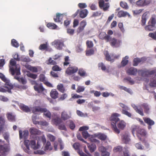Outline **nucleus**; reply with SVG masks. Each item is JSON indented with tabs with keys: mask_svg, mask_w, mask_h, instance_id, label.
Returning <instances> with one entry per match:
<instances>
[{
	"mask_svg": "<svg viewBox=\"0 0 156 156\" xmlns=\"http://www.w3.org/2000/svg\"><path fill=\"white\" fill-rule=\"evenodd\" d=\"M143 119L145 122L148 125V129H150L151 128V126L154 124V122L149 118L144 117Z\"/></svg>",
	"mask_w": 156,
	"mask_h": 156,
	"instance_id": "f3484780",
	"label": "nucleus"
},
{
	"mask_svg": "<svg viewBox=\"0 0 156 156\" xmlns=\"http://www.w3.org/2000/svg\"><path fill=\"white\" fill-rule=\"evenodd\" d=\"M52 148L51 146V143L49 141H47L46 144L44 147V150L45 151L47 150H52Z\"/></svg>",
	"mask_w": 156,
	"mask_h": 156,
	"instance_id": "58836bf2",
	"label": "nucleus"
},
{
	"mask_svg": "<svg viewBox=\"0 0 156 156\" xmlns=\"http://www.w3.org/2000/svg\"><path fill=\"white\" fill-rule=\"evenodd\" d=\"M128 58L129 57L128 56H126L125 57L122 58L121 62V64L122 66H125L128 64Z\"/></svg>",
	"mask_w": 156,
	"mask_h": 156,
	"instance_id": "4c0bfd02",
	"label": "nucleus"
},
{
	"mask_svg": "<svg viewBox=\"0 0 156 156\" xmlns=\"http://www.w3.org/2000/svg\"><path fill=\"white\" fill-rule=\"evenodd\" d=\"M106 2H108V0H105ZM99 5L100 8L103 7V9L105 11L107 10L109 7L108 4L106 3L105 4L104 1L103 0H99Z\"/></svg>",
	"mask_w": 156,
	"mask_h": 156,
	"instance_id": "f8f14e48",
	"label": "nucleus"
},
{
	"mask_svg": "<svg viewBox=\"0 0 156 156\" xmlns=\"http://www.w3.org/2000/svg\"><path fill=\"white\" fill-rule=\"evenodd\" d=\"M99 38L101 39H105L107 42H108L110 39V35H107L105 32H101L99 35Z\"/></svg>",
	"mask_w": 156,
	"mask_h": 156,
	"instance_id": "4be33fe9",
	"label": "nucleus"
},
{
	"mask_svg": "<svg viewBox=\"0 0 156 156\" xmlns=\"http://www.w3.org/2000/svg\"><path fill=\"white\" fill-rule=\"evenodd\" d=\"M149 13V12H147L144 13L142 15L141 20V25L142 26H144L145 25L147 19L148 17V15Z\"/></svg>",
	"mask_w": 156,
	"mask_h": 156,
	"instance_id": "393cba45",
	"label": "nucleus"
},
{
	"mask_svg": "<svg viewBox=\"0 0 156 156\" xmlns=\"http://www.w3.org/2000/svg\"><path fill=\"white\" fill-rule=\"evenodd\" d=\"M55 44L59 50L61 49L64 46L63 41L62 40H58L54 41Z\"/></svg>",
	"mask_w": 156,
	"mask_h": 156,
	"instance_id": "bb28decb",
	"label": "nucleus"
},
{
	"mask_svg": "<svg viewBox=\"0 0 156 156\" xmlns=\"http://www.w3.org/2000/svg\"><path fill=\"white\" fill-rule=\"evenodd\" d=\"M87 48H91L94 46V44L92 41H87L86 42Z\"/></svg>",
	"mask_w": 156,
	"mask_h": 156,
	"instance_id": "680f3d73",
	"label": "nucleus"
},
{
	"mask_svg": "<svg viewBox=\"0 0 156 156\" xmlns=\"http://www.w3.org/2000/svg\"><path fill=\"white\" fill-rule=\"evenodd\" d=\"M96 137L94 136V134L92 135L91 137L89 138V141L91 142L95 143H99L100 141L95 138Z\"/></svg>",
	"mask_w": 156,
	"mask_h": 156,
	"instance_id": "864d4df0",
	"label": "nucleus"
},
{
	"mask_svg": "<svg viewBox=\"0 0 156 156\" xmlns=\"http://www.w3.org/2000/svg\"><path fill=\"white\" fill-rule=\"evenodd\" d=\"M31 110L33 113L36 114L38 112H43V111H44L45 109L41 108L40 106H37L32 107L31 108Z\"/></svg>",
	"mask_w": 156,
	"mask_h": 156,
	"instance_id": "2eb2a0df",
	"label": "nucleus"
},
{
	"mask_svg": "<svg viewBox=\"0 0 156 156\" xmlns=\"http://www.w3.org/2000/svg\"><path fill=\"white\" fill-rule=\"evenodd\" d=\"M25 67L28 70L34 73H37L38 72V69L37 67L32 66L30 65H26Z\"/></svg>",
	"mask_w": 156,
	"mask_h": 156,
	"instance_id": "f704fd0d",
	"label": "nucleus"
},
{
	"mask_svg": "<svg viewBox=\"0 0 156 156\" xmlns=\"http://www.w3.org/2000/svg\"><path fill=\"white\" fill-rule=\"evenodd\" d=\"M90 92L91 94L93 93L94 96L96 97H98L101 95V93L100 91H95L94 90H92L90 91Z\"/></svg>",
	"mask_w": 156,
	"mask_h": 156,
	"instance_id": "5fc2aeb1",
	"label": "nucleus"
},
{
	"mask_svg": "<svg viewBox=\"0 0 156 156\" xmlns=\"http://www.w3.org/2000/svg\"><path fill=\"white\" fill-rule=\"evenodd\" d=\"M82 135L83 137L85 139H87L90 136L89 133L86 131H83L82 132Z\"/></svg>",
	"mask_w": 156,
	"mask_h": 156,
	"instance_id": "774afa93",
	"label": "nucleus"
},
{
	"mask_svg": "<svg viewBox=\"0 0 156 156\" xmlns=\"http://www.w3.org/2000/svg\"><path fill=\"white\" fill-rule=\"evenodd\" d=\"M120 6L122 8L125 9H128V6L126 3L121 2L120 3Z\"/></svg>",
	"mask_w": 156,
	"mask_h": 156,
	"instance_id": "69168bd1",
	"label": "nucleus"
},
{
	"mask_svg": "<svg viewBox=\"0 0 156 156\" xmlns=\"http://www.w3.org/2000/svg\"><path fill=\"white\" fill-rule=\"evenodd\" d=\"M20 61L24 62H28L30 61V58L28 56H21Z\"/></svg>",
	"mask_w": 156,
	"mask_h": 156,
	"instance_id": "37998d69",
	"label": "nucleus"
},
{
	"mask_svg": "<svg viewBox=\"0 0 156 156\" xmlns=\"http://www.w3.org/2000/svg\"><path fill=\"white\" fill-rule=\"evenodd\" d=\"M150 2V0H139L136 2V4L139 6H144L149 4Z\"/></svg>",
	"mask_w": 156,
	"mask_h": 156,
	"instance_id": "4468645a",
	"label": "nucleus"
},
{
	"mask_svg": "<svg viewBox=\"0 0 156 156\" xmlns=\"http://www.w3.org/2000/svg\"><path fill=\"white\" fill-rule=\"evenodd\" d=\"M85 87L83 86H79L77 88L76 92L77 93H80L82 92L84 90Z\"/></svg>",
	"mask_w": 156,
	"mask_h": 156,
	"instance_id": "338daca9",
	"label": "nucleus"
},
{
	"mask_svg": "<svg viewBox=\"0 0 156 156\" xmlns=\"http://www.w3.org/2000/svg\"><path fill=\"white\" fill-rule=\"evenodd\" d=\"M19 137L20 139L22 138L23 137L26 138L27 136L29 134L27 130H24L23 131V135H22L23 132L22 130H19Z\"/></svg>",
	"mask_w": 156,
	"mask_h": 156,
	"instance_id": "72a5a7b5",
	"label": "nucleus"
},
{
	"mask_svg": "<svg viewBox=\"0 0 156 156\" xmlns=\"http://www.w3.org/2000/svg\"><path fill=\"white\" fill-rule=\"evenodd\" d=\"M146 60V58L145 57H142L141 58H135L133 61V65L134 66H137L139 63L143 62Z\"/></svg>",
	"mask_w": 156,
	"mask_h": 156,
	"instance_id": "a211bd4d",
	"label": "nucleus"
},
{
	"mask_svg": "<svg viewBox=\"0 0 156 156\" xmlns=\"http://www.w3.org/2000/svg\"><path fill=\"white\" fill-rule=\"evenodd\" d=\"M133 108L136 112L142 116L144 115L143 110L142 108H143L145 113L149 114L150 112L149 106L146 103H143L138 107L135 106Z\"/></svg>",
	"mask_w": 156,
	"mask_h": 156,
	"instance_id": "20e7f679",
	"label": "nucleus"
},
{
	"mask_svg": "<svg viewBox=\"0 0 156 156\" xmlns=\"http://www.w3.org/2000/svg\"><path fill=\"white\" fill-rule=\"evenodd\" d=\"M127 15H129V13L126 12H125L122 11H119L118 13V16L119 17H124Z\"/></svg>",
	"mask_w": 156,
	"mask_h": 156,
	"instance_id": "a19ab883",
	"label": "nucleus"
},
{
	"mask_svg": "<svg viewBox=\"0 0 156 156\" xmlns=\"http://www.w3.org/2000/svg\"><path fill=\"white\" fill-rule=\"evenodd\" d=\"M8 151V149L7 147L4 145H0V152L3 153L7 152Z\"/></svg>",
	"mask_w": 156,
	"mask_h": 156,
	"instance_id": "49530a36",
	"label": "nucleus"
},
{
	"mask_svg": "<svg viewBox=\"0 0 156 156\" xmlns=\"http://www.w3.org/2000/svg\"><path fill=\"white\" fill-rule=\"evenodd\" d=\"M41 142L40 140H38L37 143V145H36V142L35 140H32L30 141V144L31 147L34 150H37L40 147Z\"/></svg>",
	"mask_w": 156,
	"mask_h": 156,
	"instance_id": "ddd939ff",
	"label": "nucleus"
},
{
	"mask_svg": "<svg viewBox=\"0 0 156 156\" xmlns=\"http://www.w3.org/2000/svg\"><path fill=\"white\" fill-rule=\"evenodd\" d=\"M58 93L55 90H52L50 92V96L53 99H55L58 98Z\"/></svg>",
	"mask_w": 156,
	"mask_h": 156,
	"instance_id": "473e14b6",
	"label": "nucleus"
},
{
	"mask_svg": "<svg viewBox=\"0 0 156 156\" xmlns=\"http://www.w3.org/2000/svg\"><path fill=\"white\" fill-rule=\"evenodd\" d=\"M52 121L53 124L56 126H58L62 122L61 119L59 117H57L52 119Z\"/></svg>",
	"mask_w": 156,
	"mask_h": 156,
	"instance_id": "7c9ffc66",
	"label": "nucleus"
},
{
	"mask_svg": "<svg viewBox=\"0 0 156 156\" xmlns=\"http://www.w3.org/2000/svg\"><path fill=\"white\" fill-rule=\"evenodd\" d=\"M156 18L155 15L152 16L148 23V25L145 27V30L147 31H153L155 30L156 27Z\"/></svg>",
	"mask_w": 156,
	"mask_h": 156,
	"instance_id": "423d86ee",
	"label": "nucleus"
},
{
	"mask_svg": "<svg viewBox=\"0 0 156 156\" xmlns=\"http://www.w3.org/2000/svg\"><path fill=\"white\" fill-rule=\"evenodd\" d=\"M15 59H12L10 60V71L12 75H14L15 73L16 76L20 74V67L19 65H16V62Z\"/></svg>",
	"mask_w": 156,
	"mask_h": 156,
	"instance_id": "f03ea898",
	"label": "nucleus"
},
{
	"mask_svg": "<svg viewBox=\"0 0 156 156\" xmlns=\"http://www.w3.org/2000/svg\"><path fill=\"white\" fill-rule=\"evenodd\" d=\"M94 136L97 137L98 139L102 141L105 140L107 138V136L106 135L102 133L94 134Z\"/></svg>",
	"mask_w": 156,
	"mask_h": 156,
	"instance_id": "a878e982",
	"label": "nucleus"
},
{
	"mask_svg": "<svg viewBox=\"0 0 156 156\" xmlns=\"http://www.w3.org/2000/svg\"><path fill=\"white\" fill-rule=\"evenodd\" d=\"M47 26L48 28L51 29H55L57 27V26L53 23H48L47 25Z\"/></svg>",
	"mask_w": 156,
	"mask_h": 156,
	"instance_id": "de8ad7c7",
	"label": "nucleus"
},
{
	"mask_svg": "<svg viewBox=\"0 0 156 156\" xmlns=\"http://www.w3.org/2000/svg\"><path fill=\"white\" fill-rule=\"evenodd\" d=\"M39 80L40 81L43 82V83L47 86L50 87H53V86L52 84L48 81L47 79H46L44 74H41L40 75Z\"/></svg>",
	"mask_w": 156,
	"mask_h": 156,
	"instance_id": "9b49d317",
	"label": "nucleus"
},
{
	"mask_svg": "<svg viewBox=\"0 0 156 156\" xmlns=\"http://www.w3.org/2000/svg\"><path fill=\"white\" fill-rule=\"evenodd\" d=\"M48 62L47 63V64L48 65H55L57 64V62L55 61L52 60V58L50 57L48 59Z\"/></svg>",
	"mask_w": 156,
	"mask_h": 156,
	"instance_id": "3c124183",
	"label": "nucleus"
},
{
	"mask_svg": "<svg viewBox=\"0 0 156 156\" xmlns=\"http://www.w3.org/2000/svg\"><path fill=\"white\" fill-rule=\"evenodd\" d=\"M138 72L136 69L133 67L129 68L126 71L127 73L129 75H135Z\"/></svg>",
	"mask_w": 156,
	"mask_h": 156,
	"instance_id": "aec40b11",
	"label": "nucleus"
},
{
	"mask_svg": "<svg viewBox=\"0 0 156 156\" xmlns=\"http://www.w3.org/2000/svg\"><path fill=\"white\" fill-rule=\"evenodd\" d=\"M130 140V139L128 135H125L122 136V141L125 144L128 143Z\"/></svg>",
	"mask_w": 156,
	"mask_h": 156,
	"instance_id": "79ce46f5",
	"label": "nucleus"
},
{
	"mask_svg": "<svg viewBox=\"0 0 156 156\" xmlns=\"http://www.w3.org/2000/svg\"><path fill=\"white\" fill-rule=\"evenodd\" d=\"M156 18L155 15L152 16L148 23V25L145 27V30L147 31H153L155 30L156 27Z\"/></svg>",
	"mask_w": 156,
	"mask_h": 156,
	"instance_id": "39448f33",
	"label": "nucleus"
},
{
	"mask_svg": "<svg viewBox=\"0 0 156 156\" xmlns=\"http://www.w3.org/2000/svg\"><path fill=\"white\" fill-rule=\"evenodd\" d=\"M87 23L85 21L83 20L80 23V26L78 27L79 32H82L84 30V29Z\"/></svg>",
	"mask_w": 156,
	"mask_h": 156,
	"instance_id": "2f4dec72",
	"label": "nucleus"
},
{
	"mask_svg": "<svg viewBox=\"0 0 156 156\" xmlns=\"http://www.w3.org/2000/svg\"><path fill=\"white\" fill-rule=\"evenodd\" d=\"M5 120L4 116L0 115V126H3L5 123Z\"/></svg>",
	"mask_w": 156,
	"mask_h": 156,
	"instance_id": "0e129e2a",
	"label": "nucleus"
},
{
	"mask_svg": "<svg viewBox=\"0 0 156 156\" xmlns=\"http://www.w3.org/2000/svg\"><path fill=\"white\" fill-rule=\"evenodd\" d=\"M117 126L119 129L122 130L125 127L126 123L124 121L122 120L118 123Z\"/></svg>",
	"mask_w": 156,
	"mask_h": 156,
	"instance_id": "e433bc0d",
	"label": "nucleus"
},
{
	"mask_svg": "<svg viewBox=\"0 0 156 156\" xmlns=\"http://www.w3.org/2000/svg\"><path fill=\"white\" fill-rule=\"evenodd\" d=\"M69 127L71 129L73 130L76 127L75 123L72 120H69Z\"/></svg>",
	"mask_w": 156,
	"mask_h": 156,
	"instance_id": "603ef678",
	"label": "nucleus"
},
{
	"mask_svg": "<svg viewBox=\"0 0 156 156\" xmlns=\"http://www.w3.org/2000/svg\"><path fill=\"white\" fill-rule=\"evenodd\" d=\"M44 109H45V110H44V111H43V112H44V114L45 115V116L47 117L50 118L51 116V114L50 112L47 111V109L46 108H43Z\"/></svg>",
	"mask_w": 156,
	"mask_h": 156,
	"instance_id": "6e6d98bb",
	"label": "nucleus"
},
{
	"mask_svg": "<svg viewBox=\"0 0 156 156\" xmlns=\"http://www.w3.org/2000/svg\"><path fill=\"white\" fill-rule=\"evenodd\" d=\"M78 68L76 66H72L69 65L66 71V73L69 75H71L76 73L78 70Z\"/></svg>",
	"mask_w": 156,
	"mask_h": 156,
	"instance_id": "9d476101",
	"label": "nucleus"
},
{
	"mask_svg": "<svg viewBox=\"0 0 156 156\" xmlns=\"http://www.w3.org/2000/svg\"><path fill=\"white\" fill-rule=\"evenodd\" d=\"M155 71H149L147 70H139L138 71V74L142 77H148L151 75L154 74Z\"/></svg>",
	"mask_w": 156,
	"mask_h": 156,
	"instance_id": "6e6552de",
	"label": "nucleus"
},
{
	"mask_svg": "<svg viewBox=\"0 0 156 156\" xmlns=\"http://www.w3.org/2000/svg\"><path fill=\"white\" fill-rule=\"evenodd\" d=\"M6 116L9 121L12 122L16 121V115L13 113L11 112H8L7 113Z\"/></svg>",
	"mask_w": 156,
	"mask_h": 156,
	"instance_id": "6ab92c4d",
	"label": "nucleus"
},
{
	"mask_svg": "<svg viewBox=\"0 0 156 156\" xmlns=\"http://www.w3.org/2000/svg\"><path fill=\"white\" fill-rule=\"evenodd\" d=\"M21 110L26 112H29L31 111L30 108L28 106L23 104H21L19 106Z\"/></svg>",
	"mask_w": 156,
	"mask_h": 156,
	"instance_id": "cd10ccee",
	"label": "nucleus"
},
{
	"mask_svg": "<svg viewBox=\"0 0 156 156\" xmlns=\"http://www.w3.org/2000/svg\"><path fill=\"white\" fill-rule=\"evenodd\" d=\"M57 89L62 93H64L65 91V89L63 84L61 83H60L57 85Z\"/></svg>",
	"mask_w": 156,
	"mask_h": 156,
	"instance_id": "ea45409f",
	"label": "nucleus"
},
{
	"mask_svg": "<svg viewBox=\"0 0 156 156\" xmlns=\"http://www.w3.org/2000/svg\"><path fill=\"white\" fill-rule=\"evenodd\" d=\"M0 78L2 81L5 83V87L8 88V92L11 93V90L13 87L12 84L5 77L4 74L1 73H0Z\"/></svg>",
	"mask_w": 156,
	"mask_h": 156,
	"instance_id": "0eeeda50",
	"label": "nucleus"
},
{
	"mask_svg": "<svg viewBox=\"0 0 156 156\" xmlns=\"http://www.w3.org/2000/svg\"><path fill=\"white\" fill-rule=\"evenodd\" d=\"M71 118L70 114H68L67 112L64 111L62 112L61 114V118L63 120H67Z\"/></svg>",
	"mask_w": 156,
	"mask_h": 156,
	"instance_id": "5701e85b",
	"label": "nucleus"
},
{
	"mask_svg": "<svg viewBox=\"0 0 156 156\" xmlns=\"http://www.w3.org/2000/svg\"><path fill=\"white\" fill-rule=\"evenodd\" d=\"M52 70L55 71H60L61 70L62 68L58 66L55 65L52 67Z\"/></svg>",
	"mask_w": 156,
	"mask_h": 156,
	"instance_id": "bf43d9fd",
	"label": "nucleus"
},
{
	"mask_svg": "<svg viewBox=\"0 0 156 156\" xmlns=\"http://www.w3.org/2000/svg\"><path fill=\"white\" fill-rule=\"evenodd\" d=\"M132 132L134 136V134L136 133L138 139L142 142L144 141L143 137H146L147 136L146 131L144 129L140 128L137 126H134L132 127Z\"/></svg>",
	"mask_w": 156,
	"mask_h": 156,
	"instance_id": "f257e3e1",
	"label": "nucleus"
},
{
	"mask_svg": "<svg viewBox=\"0 0 156 156\" xmlns=\"http://www.w3.org/2000/svg\"><path fill=\"white\" fill-rule=\"evenodd\" d=\"M124 80H127L129 82V83L131 85L133 84L134 83V81L131 78L129 77H128L125 78L124 79Z\"/></svg>",
	"mask_w": 156,
	"mask_h": 156,
	"instance_id": "052dcab7",
	"label": "nucleus"
},
{
	"mask_svg": "<svg viewBox=\"0 0 156 156\" xmlns=\"http://www.w3.org/2000/svg\"><path fill=\"white\" fill-rule=\"evenodd\" d=\"M122 147L120 146H118L114 148L113 151L114 152H120L122 151Z\"/></svg>",
	"mask_w": 156,
	"mask_h": 156,
	"instance_id": "09e8293b",
	"label": "nucleus"
},
{
	"mask_svg": "<svg viewBox=\"0 0 156 156\" xmlns=\"http://www.w3.org/2000/svg\"><path fill=\"white\" fill-rule=\"evenodd\" d=\"M120 115L119 114L114 113L112 115L110 119L111 121L112 128L114 132L117 134H119L120 131L117 128L116 123L119 120V119L118 118V117L120 116Z\"/></svg>",
	"mask_w": 156,
	"mask_h": 156,
	"instance_id": "7ed1b4c3",
	"label": "nucleus"
},
{
	"mask_svg": "<svg viewBox=\"0 0 156 156\" xmlns=\"http://www.w3.org/2000/svg\"><path fill=\"white\" fill-rule=\"evenodd\" d=\"M29 131L30 134L32 135H39L41 133L39 129L34 127L30 128Z\"/></svg>",
	"mask_w": 156,
	"mask_h": 156,
	"instance_id": "b1692460",
	"label": "nucleus"
},
{
	"mask_svg": "<svg viewBox=\"0 0 156 156\" xmlns=\"http://www.w3.org/2000/svg\"><path fill=\"white\" fill-rule=\"evenodd\" d=\"M88 13V11L87 9L82 10L80 12V17L82 18H84L87 16Z\"/></svg>",
	"mask_w": 156,
	"mask_h": 156,
	"instance_id": "c9c22d12",
	"label": "nucleus"
},
{
	"mask_svg": "<svg viewBox=\"0 0 156 156\" xmlns=\"http://www.w3.org/2000/svg\"><path fill=\"white\" fill-rule=\"evenodd\" d=\"M108 42H110V45L113 47H118L120 45L121 41H120L117 40L115 38H112L110 36V39Z\"/></svg>",
	"mask_w": 156,
	"mask_h": 156,
	"instance_id": "1a4fd4ad",
	"label": "nucleus"
},
{
	"mask_svg": "<svg viewBox=\"0 0 156 156\" xmlns=\"http://www.w3.org/2000/svg\"><path fill=\"white\" fill-rule=\"evenodd\" d=\"M104 54L105 56L106 59L107 61H114V59L113 58V54H111V55H110L107 51H105L104 52Z\"/></svg>",
	"mask_w": 156,
	"mask_h": 156,
	"instance_id": "c85d7f7f",
	"label": "nucleus"
},
{
	"mask_svg": "<svg viewBox=\"0 0 156 156\" xmlns=\"http://www.w3.org/2000/svg\"><path fill=\"white\" fill-rule=\"evenodd\" d=\"M48 45L47 43L43 44L40 45L39 47V50H44L48 49Z\"/></svg>",
	"mask_w": 156,
	"mask_h": 156,
	"instance_id": "a18cd8bd",
	"label": "nucleus"
},
{
	"mask_svg": "<svg viewBox=\"0 0 156 156\" xmlns=\"http://www.w3.org/2000/svg\"><path fill=\"white\" fill-rule=\"evenodd\" d=\"M24 143L26 148H25L23 149L24 151L26 153L28 154H30L31 153V151L29 147L30 144V141L28 140H25L24 141Z\"/></svg>",
	"mask_w": 156,
	"mask_h": 156,
	"instance_id": "412c9836",
	"label": "nucleus"
},
{
	"mask_svg": "<svg viewBox=\"0 0 156 156\" xmlns=\"http://www.w3.org/2000/svg\"><path fill=\"white\" fill-rule=\"evenodd\" d=\"M78 74L81 76H87L85 71L82 69H80L78 71Z\"/></svg>",
	"mask_w": 156,
	"mask_h": 156,
	"instance_id": "13d9d810",
	"label": "nucleus"
},
{
	"mask_svg": "<svg viewBox=\"0 0 156 156\" xmlns=\"http://www.w3.org/2000/svg\"><path fill=\"white\" fill-rule=\"evenodd\" d=\"M128 110H122V114H124L129 117H131L132 116L131 114L128 111Z\"/></svg>",
	"mask_w": 156,
	"mask_h": 156,
	"instance_id": "e2e57ef3",
	"label": "nucleus"
},
{
	"mask_svg": "<svg viewBox=\"0 0 156 156\" xmlns=\"http://www.w3.org/2000/svg\"><path fill=\"white\" fill-rule=\"evenodd\" d=\"M90 151L93 152L95 151L96 148V146L95 144H91L88 146Z\"/></svg>",
	"mask_w": 156,
	"mask_h": 156,
	"instance_id": "c03bdc74",
	"label": "nucleus"
},
{
	"mask_svg": "<svg viewBox=\"0 0 156 156\" xmlns=\"http://www.w3.org/2000/svg\"><path fill=\"white\" fill-rule=\"evenodd\" d=\"M34 90L38 93H42L44 90V88L41 84H38L36 83L34 86Z\"/></svg>",
	"mask_w": 156,
	"mask_h": 156,
	"instance_id": "dca6fc26",
	"label": "nucleus"
},
{
	"mask_svg": "<svg viewBox=\"0 0 156 156\" xmlns=\"http://www.w3.org/2000/svg\"><path fill=\"white\" fill-rule=\"evenodd\" d=\"M94 53V49L91 48L89 50H87L86 51V55L87 56H90L93 55Z\"/></svg>",
	"mask_w": 156,
	"mask_h": 156,
	"instance_id": "8fccbe9b",
	"label": "nucleus"
},
{
	"mask_svg": "<svg viewBox=\"0 0 156 156\" xmlns=\"http://www.w3.org/2000/svg\"><path fill=\"white\" fill-rule=\"evenodd\" d=\"M63 18V14L58 13L57 14L56 18H54V20L55 22H59L62 21Z\"/></svg>",
	"mask_w": 156,
	"mask_h": 156,
	"instance_id": "c756f323",
	"label": "nucleus"
},
{
	"mask_svg": "<svg viewBox=\"0 0 156 156\" xmlns=\"http://www.w3.org/2000/svg\"><path fill=\"white\" fill-rule=\"evenodd\" d=\"M11 44L13 46L16 48H18L19 46V43L16 40L14 39L12 40Z\"/></svg>",
	"mask_w": 156,
	"mask_h": 156,
	"instance_id": "4d7b16f0",
	"label": "nucleus"
}]
</instances>
